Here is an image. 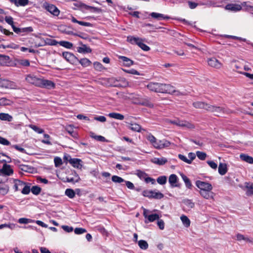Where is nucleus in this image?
I'll list each match as a JSON object with an SVG mask.
<instances>
[{
	"label": "nucleus",
	"mask_w": 253,
	"mask_h": 253,
	"mask_svg": "<svg viewBox=\"0 0 253 253\" xmlns=\"http://www.w3.org/2000/svg\"><path fill=\"white\" fill-rule=\"evenodd\" d=\"M218 172L221 175H224L227 171V165L220 163L218 166Z\"/></svg>",
	"instance_id": "b1692460"
},
{
	"label": "nucleus",
	"mask_w": 253,
	"mask_h": 253,
	"mask_svg": "<svg viewBox=\"0 0 253 253\" xmlns=\"http://www.w3.org/2000/svg\"><path fill=\"white\" fill-rule=\"evenodd\" d=\"M207 163L211 168L214 169H216L217 168V165L214 161H208Z\"/></svg>",
	"instance_id": "13d9d810"
},
{
	"label": "nucleus",
	"mask_w": 253,
	"mask_h": 253,
	"mask_svg": "<svg viewBox=\"0 0 253 253\" xmlns=\"http://www.w3.org/2000/svg\"><path fill=\"white\" fill-rule=\"evenodd\" d=\"M66 130L74 138H77L78 135L77 133L73 130L72 126L69 125L66 127Z\"/></svg>",
	"instance_id": "c85d7f7f"
},
{
	"label": "nucleus",
	"mask_w": 253,
	"mask_h": 253,
	"mask_svg": "<svg viewBox=\"0 0 253 253\" xmlns=\"http://www.w3.org/2000/svg\"><path fill=\"white\" fill-rule=\"evenodd\" d=\"M225 9L227 10L233 11H238L242 9V7L240 5L236 4H228L225 6Z\"/></svg>",
	"instance_id": "f3484780"
},
{
	"label": "nucleus",
	"mask_w": 253,
	"mask_h": 253,
	"mask_svg": "<svg viewBox=\"0 0 253 253\" xmlns=\"http://www.w3.org/2000/svg\"><path fill=\"white\" fill-rule=\"evenodd\" d=\"M200 194L203 198L206 199H212L213 198V193L211 191V190L200 191Z\"/></svg>",
	"instance_id": "a211bd4d"
},
{
	"label": "nucleus",
	"mask_w": 253,
	"mask_h": 253,
	"mask_svg": "<svg viewBox=\"0 0 253 253\" xmlns=\"http://www.w3.org/2000/svg\"><path fill=\"white\" fill-rule=\"evenodd\" d=\"M0 144L8 146L10 144V143L6 139H5L1 136H0Z\"/></svg>",
	"instance_id": "052dcab7"
},
{
	"label": "nucleus",
	"mask_w": 253,
	"mask_h": 253,
	"mask_svg": "<svg viewBox=\"0 0 253 253\" xmlns=\"http://www.w3.org/2000/svg\"><path fill=\"white\" fill-rule=\"evenodd\" d=\"M59 44L67 48L70 49L73 47V44L67 41H60L59 42Z\"/></svg>",
	"instance_id": "4c0bfd02"
},
{
	"label": "nucleus",
	"mask_w": 253,
	"mask_h": 253,
	"mask_svg": "<svg viewBox=\"0 0 253 253\" xmlns=\"http://www.w3.org/2000/svg\"><path fill=\"white\" fill-rule=\"evenodd\" d=\"M8 192V187L7 186L0 187V194L5 195Z\"/></svg>",
	"instance_id": "6e6d98bb"
},
{
	"label": "nucleus",
	"mask_w": 253,
	"mask_h": 253,
	"mask_svg": "<svg viewBox=\"0 0 253 253\" xmlns=\"http://www.w3.org/2000/svg\"><path fill=\"white\" fill-rule=\"evenodd\" d=\"M119 58L122 59L124 62V64L126 66L129 67L131 65L134 64L133 61L131 60L130 59L124 56H119Z\"/></svg>",
	"instance_id": "412c9836"
},
{
	"label": "nucleus",
	"mask_w": 253,
	"mask_h": 253,
	"mask_svg": "<svg viewBox=\"0 0 253 253\" xmlns=\"http://www.w3.org/2000/svg\"><path fill=\"white\" fill-rule=\"evenodd\" d=\"M91 136L94 138L95 139L101 141V142H104L106 141V139L104 137L101 136V135H93V133H92L91 135Z\"/></svg>",
	"instance_id": "864d4df0"
},
{
	"label": "nucleus",
	"mask_w": 253,
	"mask_h": 253,
	"mask_svg": "<svg viewBox=\"0 0 253 253\" xmlns=\"http://www.w3.org/2000/svg\"><path fill=\"white\" fill-rule=\"evenodd\" d=\"M248 188V190L247 191V193L248 195H253V184H250L249 186H247Z\"/></svg>",
	"instance_id": "774afa93"
},
{
	"label": "nucleus",
	"mask_w": 253,
	"mask_h": 253,
	"mask_svg": "<svg viewBox=\"0 0 253 253\" xmlns=\"http://www.w3.org/2000/svg\"><path fill=\"white\" fill-rule=\"evenodd\" d=\"M56 167H59L62 164V161L59 157H55L54 160Z\"/></svg>",
	"instance_id": "e2e57ef3"
},
{
	"label": "nucleus",
	"mask_w": 253,
	"mask_h": 253,
	"mask_svg": "<svg viewBox=\"0 0 253 253\" xmlns=\"http://www.w3.org/2000/svg\"><path fill=\"white\" fill-rule=\"evenodd\" d=\"M93 65L94 68L98 71H101L104 68L103 65L98 62H95Z\"/></svg>",
	"instance_id": "5fc2aeb1"
},
{
	"label": "nucleus",
	"mask_w": 253,
	"mask_h": 253,
	"mask_svg": "<svg viewBox=\"0 0 253 253\" xmlns=\"http://www.w3.org/2000/svg\"><path fill=\"white\" fill-rule=\"evenodd\" d=\"M240 158L241 160L245 161L249 164H253V158L247 154H241L240 155Z\"/></svg>",
	"instance_id": "aec40b11"
},
{
	"label": "nucleus",
	"mask_w": 253,
	"mask_h": 253,
	"mask_svg": "<svg viewBox=\"0 0 253 253\" xmlns=\"http://www.w3.org/2000/svg\"><path fill=\"white\" fill-rule=\"evenodd\" d=\"M31 190L33 194L38 195L41 191V188L38 186H33Z\"/></svg>",
	"instance_id": "49530a36"
},
{
	"label": "nucleus",
	"mask_w": 253,
	"mask_h": 253,
	"mask_svg": "<svg viewBox=\"0 0 253 253\" xmlns=\"http://www.w3.org/2000/svg\"><path fill=\"white\" fill-rule=\"evenodd\" d=\"M26 80L28 83L39 87L41 78H38L33 75L30 74L27 76Z\"/></svg>",
	"instance_id": "9b49d317"
},
{
	"label": "nucleus",
	"mask_w": 253,
	"mask_h": 253,
	"mask_svg": "<svg viewBox=\"0 0 253 253\" xmlns=\"http://www.w3.org/2000/svg\"><path fill=\"white\" fill-rule=\"evenodd\" d=\"M167 180V177L166 176H161L157 178V182L161 185L165 184Z\"/></svg>",
	"instance_id": "79ce46f5"
},
{
	"label": "nucleus",
	"mask_w": 253,
	"mask_h": 253,
	"mask_svg": "<svg viewBox=\"0 0 253 253\" xmlns=\"http://www.w3.org/2000/svg\"><path fill=\"white\" fill-rule=\"evenodd\" d=\"M196 155L201 160H205L207 157L206 153L201 151H197L196 152Z\"/></svg>",
	"instance_id": "a18cd8bd"
},
{
	"label": "nucleus",
	"mask_w": 253,
	"mask_h": 253,
	"mask_svg": "<svg viewBox=\"0 0 253 253\" xmlns=\"http://www.w3.org/2000/svg\"><path fill=\"white\" fill-rule=\"evenodd\" d=\"M39 87L50 89L54 88L55 87V84L50 80L41 79L40 85Z\"/></svg>",
	"instance_id": "9d476101"
},
{
	"label": "nucleus",
	"mask_w": 253,
	"mask_h": 253,
	"mask_svg": "<svg viewBox=\"0 0 253 253\" xmlns=\"http://www.w3.org/2000/svg\"><path fill=\"white\" fill-rule=\"evenodd\" d=\"M12 119V117L8 114L3 113H0V119L2 121L11 122Z\"/></svg>",
	"instance_id": "7c9ffc66"
},
{
	"label": "nucleus",
	"mask_w": 253,
	"mask_h": 253,
	"mask_svg": "<svg viewBox=\"0 0 253 253\" xmlns=\"http://www.w3.org/2000/svg\"><path fill=\"white\" fill-rule=\"evenodd\" d=\"M180 219L185 227L187 228L190 226L191 222L187 216L185 215H181L180 216Z\"/></svg>",
	"instance_id": "cd10ccee"
},
{
	"label": "nucleus",
	"mask_w": 253,
	"mask_h": 253,
	"mask_svg": "<svg viewBox=\"0 0 253 253\" xmlns=\"http://www.w3.org/2000/svg\"><path fill=\"white\" fill-rule=\"evenodd\" d=\"M18 63L19 65L23 66H30V62L27 59H21L18 61Z\"/></svg>",
	"instance_id": "09e8293b"
},
{
	"label": "nucleus",
	"mask_w": 253,
	"mask_h": 253,
	"mask_svg": "<svg viewBox=\"0 0 253 253\" xmlns=\"http://www.w3.org/2000/svg\"><path fill=\"white\" fill-rule=\"evenodd\" d=\"M46 42L47 44L50 45H56L57 43H59V42L55 40L52 39H47Z\"/></svg>",
	"instance_id": "69168bd1"
},
{
	"label": "nucleus",
	"mask_w": 253,
	"mask_h": 253,
	"mask_svg": "<svg viewBox=\"0 0 253 253\" xmlns=\"http://www.w3.org/2000/svg\"><path fill=\"white\" fill-rule=\"evenodd\" d=\"M209 104L203 102L197 101L193 103V106L196 108L204 109L206 110H208L209 107Z\"/></svg>",
	"instance_id": "2eb2a0df"
},
{
	"label": "nucleus",
	"mask_w": 253,
	"mask_h": 253,
	"mask_svg": "<svg viewBox=\"0 0 253 253\" xmlns=\"http://www.w3.org/2000/svg\"><path fill=\"white\" fill-rule=\"evenodd\" d=\"M4 19H5V21H6V22L7 24H8L9 25H11V27H12V25H14L13 19L12 17L5 16Z\"/></svg>",
	"instance_id": "bf43d9fd"
},
{
	"label": "nucleus",
	"mask_w": 253,
	"mask_h": 253,
	"mask_svg": "<svg viewBox=\"0 0 253 253\" xmlns=\"http://www.w3.org/2000/svg\"><path fill=\"white\" fill-rule=\"evenodd\" d=\"M77 62H79L83 67H86L90 66L91 64V62L87 58H84L79 59Z\"/></svg>",
	"instance_id": "2f4dec72"
},
{
	"label": "nucleus",
	"mask_w": 253,
	"mask_h": 253,
	"mask_svg": "<svg viewBox=\"0 0 253 253\" xmlns=\"http://www.w3.org/2000/svg\"><path fill=\"white\" fill-rule=\"evenodd\" d=\"M208 111L214 113L216 116H219L221 114L224 113L225 108L221 107L209 105Z\"/></svg>",
	"instance_id": "f8f14e48"
},
{
	"label": "nucleus",
	"mask_w": 253,
	"mask_h": 253,
	"mask_svg": "<svg viewBox=\"0 0 253 253\" xmlns=\"http://www.w3.org/2000/svg\"><path fill=\"white\" fill-rule=\"evenodd\" d=\"M86 9L91 10L94 12H98H98H101V9H100L99 8L94 7V6H89V5H86Z\"/></svg>",
	"instance_id": "8fccbe9b"
},
{
	"label": "nucleus",
	"mask_w": 253,
	"mask_h": 253,
	"mask_svg": "<svg viewBox=\"0 0 253 253\" xmlns=\"http://www.w3.org/2000/svg\"><path fill=\"white\" fill-rule=\"evenodd\" d=\"M43 136L46 139H43L42 140V142L46 144L47 145H51V143L50 141L48 140V139L50 138V136L47 134H44L43 135Z\"/></svg>",
	"instance_id": "4d7b16f0"
},
{
	"label": "nucleus",
	"mask_w": 253,
	"mask_h": 253,
	"mask_svg": "<svg viewBox=\"0 0 253 253\" xmlns=\"http://www.w3.org/2000/svg\"><path fill=\"white\" fill-rule=\"evenodd\" d=\"M62 56L67 61L72 64H76L79 61V59L70 52H62Z\"/></svg>",
	"instance_id": "6e6552de"
},
{
	"label": "nucleus",
	"mask_w": 253,
	"mask_h": 253,
	"mask_svg": "<svg viewBox=\"0 0 253 253\" xmlns=\"http://www.w3.org/2000/svg\"><path fill=\"white\" fill-rule=\"evenodd\" d=\"M32 222H33V220L26 218H20L18 219V222L21 224H27Z\"/></svg>",
	"instance_id": "de8ad7c7"
},
{
	"label": "nucleus",
	"mask_w": 253,
	"mask_h": 253,
	"mask_svg": "<svg viewBox=\"0 0 253 253\" xmlns=\"http://www.w3.org/2000/svg\"><path fill=\"white\" fill-rule=\"evenodd\" d=\"M123 70L124 72H125L127 73H128V74H131L132 75H140V73L137 71H136V70L133 69H131L130 70Z\"/></svg>",
	"instance_id": "680f3d73"
},
{
	"label": "nucleus",
	"mask_w": 253,
	"mask_h": 253,
	"mask_svg": "<svg viewBox=\"0 0 253 253\" xmlns=\"http://www.w3.org/2000/svg\"><path fill=\"white\" fill-rule=\"evenodd\" d=\"M0 172L3 175L9 176L13 173V170L10 165L4 164L0 169Z\"/></svg>",
	"instance_id": "ddd939ff"
},
{
	"label": "nucleus",
	"mask_w": 253,
	"mask_h": 253,
	"mask_svg": "<svg viewBox=\"0 0 253 253\" xmlns=\"http://www.w3.org/2000/svg\"><path fill=\"white\" fill-rule=\"evenodd\" d=\"M108 116L111 118L119 120H123L124 119V116L121 114L118 113H110Z\"/></svg>",
	"instance_id": "a878e982"
},
{
	"label": "nucleus",
	"mask_w": 253,
	"mask_h": 253,
	"mask_svg": "<svg viewBox=\"0 0 253 253\" xmlns=\"http://www.w3.org/2000/svg\"><path fill=\"white\" fill-rule=\"evenodd\" d=\"M181 175L185 184L186 187L188 189H191L192 187V184L189 179L184 174H181Z\"/></svg>",
	"instance_id": "473e14b6"
},
{
	"label": "nucleus",
	"mask_w": 253,
	"mask_h": 253,
	"mask_svg": "<svg viewBox=\"0 0 253 253\" xmlns=\"http://www.w3.org/2000/svg\"><path fill=\"white\" fill-rule=\"evenodd\" d=\"M150 16L152 18L156 19L157 20H160L161 19H164L166 18H168V17L167 16H165L164 14L159 13H156V12H152L150 14Z\"/></svg>",
	"instance_id": "bb28decb"
},
{
	"label": "nucleus",
	"mask_w": 253,
	"mask_h": 253,
	"mask_svg": "<svg viewBox=\"0 0 253 253\" xmlns=\"http://www.w3.org/2000/svg\"><path fill=\"white\" fill-rule=\"evenodd\" d=\"M164 195L160 192H157L156 191H152L151 198H154L156 199H160L163 198Z\"/></svg>",
	"instance_id": "72a5a7b5"
},
{
	"label": "nucleus",
	"mask_w": 253,
	"mask_h": 253,
	"mask_svg": "<svg viewBox=\"0 0 253 253\" xmlns=\"http://www.w3.org/2000/svg\"><path fill=\"white\" fill-rule=\"evenodd\" d=\"M147 88L153 91L164 93L167 91L168 85L166 84L158 83H150L147 85Z\"/></svg>",
	"instance_id": "f257e3e1"
},
{
	"label": "nucleus",
	"mask_w": 253,
	"mask_h": 253,
	"mask_svg": "<svg viewBox=\"0 0 253 253\" xmlns=\"http://www.w3.org/2000/svg\"><path fill=\"white\" fill-rule=\"evenodd\" d=\"M245 6L246 10L249 12L253 14V6L251 5L248 3V2H245V4L243 5Z\"/></svg>",
	"instance_id": "603ef678"
},
{
	"label": "nucleus",
	"mask_w": 253,
	"mask_h": 253,
	"mask_svg": "<svg viewBox=\"0 0 253 253\" xmlns=\"http://www.w3.org/2000/svg\"><path fill=\"white\" fill-rule=\"evenodd\" d=\"M147 139L155 148H160V146L157 143L156 139L153 135L151 134L149 135L147 137Z\"/></svg>",
	"instance_id": "c756f323"
},
{
	"label": "nucleus",
	"mask_w": 253,
	"mask_h": 253,
	"mask_svg": "<svg viewBox=\"0 0 253 253\" xmlns=\"http://www.w3.org/2000/svg\"><path fill=\"white\" fill-rule=\"evenodd\" d=\"M149 212L150 211L148 210L143 209V214L144 217L147 219V220H145V223H147L149 222H153L159 219V215L158 214L153 213L149 214Z\"/></svg>",
	"instance_id": "423d86ee"
},
{
	"label": "nucleus",
	"mask_w": 253,
	"mask_h": 253,
	"mask_svg": "<svg viewBox=\"0 0 253 253\" xmlns=\"http://www.w3.org/2000/svg\"><path fill=\"white\" fill-rule=\"evenodd\" d=\"M236 238L238 241L243 240L245 242H251V240L249 238L245 237L241 234H237L236 235Z\"/></svg>",
	"instance_id": "58836bf2"
},
{
	"label": "nucleus",
	"mask_w": 253,
	"mask_h": 253,
	"mask_svg": "<svg viewBox=\"0 0 253 253\" xmlns=\"http://www.w3.org/2000/svg\"><path fill=\"white\" fill-rule=\"evenodd\" d=\"M108 81L109 84H108V86L125 87L128 84V82L124 79L117 80L114 78H108Z\"/></svg>",
	"instance_id": "7ed1b4c3"
},
{
	"label": "nucleus",
	"mask_w": 253,
	"mask_h": 253,
	"mask_svg": "<svg viewBox=\"0 0 253 253\" xmlns=\"http://www.w3.org/2000/svg\"><path fill=\"white\" fill-rule=\"evenodd\" d=\"M187 3H188L189 7L190 9L195 8L199 4L197 3H196L195 2H193V1H191L190 0L188 1Z\"/></svg>",
	"instance_id": "338daca9"
},
{
	"label": "nucleus",
	"mask_w": 253,
	"mask_h": 253,
	"mask_svg": "<svg viewBox=\"0 0 253 253\" xmlns=\"http://www.w3.org/2000/svg\"><path fill=\"white\" fill-rule=\"evenodd\" d=\"M135 103L138 104H141L149 107H153V104L148 100H144L142 101H138Z\"/></svg>",
	"instance_id": "ea45409f"
},
{
	"label": "nucleus",
	"mask_w": 253,
	"mask_h": 253,
	"mask_svg": "<svg viewBox=\"0 0 253 253\" xmlns=\"http://www.w3.org/2000/svg\"><path fill=\"white\" fill-rule=\"evenodd\" d=\"M82 47H79L77 48V51L78 52L81 53L91 52L92 50L89 47H87L85 44H82Z\"/></svg>",
	"instance_id": "4be33fe9"
},
{
	"label": "nucleus",
	"mask_w": 253,
	"mask_h": 253,
	"mask_svg": "<svg viewBox=\"0 0 253 253\" xmlns=\"http://www.w3.org/2000/svg\"><path fill=\"white\" fill-rule=\"evenodd\" d=\"M178 158L181 161L186 163L187 164H190V160H189V159L186 156H185L182 154H179Z\"/></svg>",
	"instance_id": "0e129e2a"
},
{
	"label": "nucleus",
	"mask_w": 253,
	"mask_h": 253,
	"mask_svg": "<svg viewBox=\"0 0 253 253\" xmlns=\"http://www.w3.org/2000/svg\"><path fill=\"white\" fill-rule=\"evenodd\" d=\"M13 102L5 97H2L0 99V106H11L13 104Z\"/></svg>",
	"instance_id": "393cba45"
},
{
	"label": "nucleus",
	"mask_w": 253,
	"mask_h": 253,
	"mask_svg": "<svg viewBox=\"0 0 253 253\" xmlns=\"http://www.w3.org/2000/svg\"><path fill=\"white\" fill-rule=\"evenodd\" d=\"M29 127L32 128L33 130L37 132L38 133L41 134L43 133L44 130L39 128V127L37 126H36L33 125H29Z\"/></svg>",
	"instance_id": "37998d69"
},
{
	"label": "nucleus",
	"mask_w": 253,
	"mask_h": 253,
	"mask_svg": "<svg viewBox=\"0 0 253 253\" xmlns=\"http://www.w3.org/2000/svg\"><path fill=\"white\" fill-rule=\"evenodd\" d=\"M86 230L83 228H76L74 230V232L76 234H82L86 232Z\"/></svg>",
	"instance_id": "3c124183"
},
{
	"label": "nucleus",
	"mask_w": 253,
	"mask_h": 253,
	"mask_svg": "<svg viewBox=\"0 0 253 253\" xmlns=\"http://www.w3.org/2000/svg\"><path fill=\"white\" fill-rule=\"evenodd\" d=\"M65 195L70 198H73L75 196L74 191L72 189H67L65 191Z\"/></svg>",
	"instance_id": "a19ab883"
},
{
	"label": "nucleus",
	"mask_w": 253,
	"mask_h": 253,
	"mask_svg": "<svg viewBox=\"0 0 253 253\" xmlns=\"http://www.w3.org/2000/svg\"><path fill=\"white\" fill-rule=\"evenodd\" d=\"M127 41L132 44H136L139 47L144 51H149L150 48L143 42V40L138 37L128 36Z\"/></svg>",
	"instance_id": "f03ea898"
},
{
	"label": "nucleus",
	"mask_w": 253,
	"mask_h": 253,
	"mask_svg": "<svg viewBox=\"0 0 253 253\" xmlns=\"http://www.w3.org/2000/svg\"><path fill=\"white\" fill-rule=\"evenodd\" d=\"M82 161L79 159L71 158L69 160V163L74 167L77 169H81L82 165L81 162Z\"/></svg>",
	"instance_id": "6ab92c4d"
},
{
	"label": "nucleus",
	"mask_w": 253,
	"mask_h": 253,
	"mask_svg": "<svg viewBox=\"0 0 253 253\" xmlns=\"http://www.w3.org/2000/svg\"><path fill=\"white\" fill-rule=\"evenodd\" d=\"M151 162L153 164L161 166L165 164L167 162V160L163 157L153 158L151 159Z\"/></svg>",
	"instance_id": "dca6fc26"
},
{
	"label": "nucleus",
	"mask_w": 253,
	"mask_h": 253,
	"mask_svg": "<svg viewBox=\"0 0 253 253\" xmlns=\"http://www.w3.org/2000/svg\"><path fill=\"white\" fill-rule=\"evenodd\" d=\"M175 125L179 126L183 128H194L195 126L184 120H181L178 118H175Z\"/></svg>",
	"instance_id": "0eeeda50"
},
{
	"label": "nucleus",
	"mask_w": 253,
	"mask_h": 253,
	"mask_svg": "<svg viewBox=\"0 0 253 253\" xmlns=\"http://www.w3.org/2000/svg\"><path fill=\"white\" fill-rule=\"evenodd\" d=\"M2 86L5 88H13V84L8 80H3L2 82Z\"/></svg>",
	"instance_id": "e433bc0d"
},
{
	"label": "nucleus",
	"mask_w": 253,
	"mask_h": 253,
	"mask_svg": "<svg viewBox=\"0 0 253 253\" xmlns=\"http://www.w3.org/2000/svg\"><path fill=\"white\" fill-rule=\"evenodd\" d=\"M112 180L115 183H120L125 181V180L123 178L117 175H113L112 177Z\"/></svg>",
	"instance_id": "c03bdc74"
},
{
	"label": "nucleus",
	"mask_w": 253,
	"mask_h": 253,
	"mask_svg": "<svg viewBox=\"0 0 253 253\" xmlns=\"http://www.w3.org/2000/svg\"><path fill=\"white\" fill-rule=\"evenodd\" d=\"M196 185L200 189V191H210L212 189V185L209 182L197 180L196 182Z\"/></svg>",
	"instance_id": "1a4fd4ad"
},
{
	"label": "nucleus",
	"mask_w": 253,
	"mask_h": 253,
	"mask_svg": "<svg viewBox=\"0 0 253 253\" xmlns=\"http://www.w3.org/2000/svg\"><path fill=\"white\" fill-rule=\"evenodd\" d=\"M128 128L133 131H137V132L140 131V129H141L140 126L138 124H135H135H130V126H128Z\"/></svg>",
	"instance_id": "f704fd0d"
},
{
	"label": "nucleus",
	"mask_w": 253,
	"mask_h": 253,
	"mask_svg": "<svg viewBox=\"0 0 253 253\" xmlns=\"http://www.w3.org/2000/svg\"><path fill=\"white\" fill-rule=\"evenodd\" d=\"M43 7L54 16H57L60 13V10L52 4L45 2L43 4Z\"/></svg>",
	"instance_id": "39448f33"
},
{
	"label": "nucleus",
	"mask_w": 253,
	"mask_h": 253,
	"mask_svg": "<svg viewBox=\"0 0 253 253\" xmlns=\"http://www.w3.org/2000/svg\"><path fill=\"white\" fill-rule=\"evenodd\" d=\"M11 3H13L16 6H25L29 3V0H11Z\"/></svg>",
	"instance_id": "5701e85b"
},
{
	"label": "nucleus",
	"mask_w": 253,
	"mask_h": 253,
	"mask_svg": "<svg viewBox=\"0 0 253 253\" xmlns=\"http://www.w3.org/2000/svg\"><path fill=\"white\" fill-rule=\"evenodd\" d=\"M138 244L140 249L146 250L148 248V244L145 240H141L138 241Z\"/></svg>",
	"instance_id": "c9c22d12"
},
{
	"label": "nucleus",
	"mask_w": 253,
	"mask_h": 253,
	"mask_svg": "<svg viewBox=\"0 0 253 253\" xmlns=\"http://www.w3.org/2000/svg\"><path fill=\"white\" fill-rule=\"evenodd\" d=\"M208 64L212 67L218 69L221 67V63L215 58L212 57L208 60Z\"/></svg>",
	"instance_id": "4468645a"
},
{
	"label": "nucleus",
	"mask_w": 253,
	"mask_h": 253,
	"mask_svg": "<svg viewBox=\"0 0 253 253\" xmlns=\"http://www.w3.org/2000/svg\"><path fill=\"white\" fill-rule=\"evenodd\" d=\"M181 205L184 211L188 212L195 207V203L192 200L187 198L183 199L181 202Z\"/></svg>",
	"instance_id": "20e7f679"
}]
</instances>
